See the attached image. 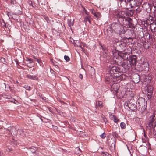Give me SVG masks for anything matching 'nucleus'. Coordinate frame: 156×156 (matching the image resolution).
<instances>
[{"label": "nucleus", "mask_w": 156, "mask_h": 156, "mask_svg": "<svg viewBox=\"0 0 156 156\" xmlns=\"http://www.w3.org/2000/svg\"><path fill=\"white\" fill-rule=\"evenodd\" d=\"M102 102L101 101H99L98 102V103H97L96 106H98L100 108H101L103 107Z\"/></svg>", "instance_id": "5701e85b"}, {"label": "nucleus", "mask_w": 156, "mask_h": 156, "mask_svg": "<svg viewBox=\"0 0 156 156\" xmlns=\"http://www.w3.org/2000/svg\"><path fill=\"white\" fill-rule=\"evenodd\" d=\"M128 1L126 2V3H128L130 4L131 7H136L137 6V4L135 0H128Z\"/></svg>", "instance_id": "1a4fd4ad"}, {"label": "nucleus", "mask_w": 156, "mask_h": 156, "mask_svg": "<svg viewBox=\"0 0 156 156\" xmlns=\"http://www.w3.org/2000/svg\"><path fill=\"white\" fill-rule=\"evenodd\" d=\"M81 44H82V46H83V47H86L87 46L86 44L85 43L81 42Z\"/></svg>", "instance_id": "2f4dec72"}, {"label": "nucleus", "mask_w": 156, "mask_h": 156, "mask_svg": "<svg viewBox=\"0 0 156 156\" xmlns=\"http://www.w3.org/2000/svg\"><path fill=\"white\" fill-rule=\"evenodd\" d=\"M147 94L148 96H151L153 92V88L152 86H148L147 88Z\"/></svg>", "instance_id": "6e6552de"}, {"label": "nucleus", "mask_w": 156, "mask_h": 156, "mask_svg": "<svg viewBox=\"0 0 156 156\" xmlns=\"http://www.w3.org/2000/svg\"><path fill=\"white\" fill-rule=\"evenodd\" d=\"M113 134L116 137H117L118 134H117V133L115 132H113Z\"/></svg>", "instance_id": "473e14b6"}, {"label": "nucleus", "mask_w": 156, "mask_h": 156, "mask_svg": "<svg viewBox=\"0 0 156 156\" xmlns=\"http://www.w3.org/2000/svg\"><path fill=\"white\" fill-rule=\"evenodd\" d=\"M100 136L102 138L104 139L106 137V135L105 133H104L100 135Z\"/></svg>", "instance_id": "c85d7f7f"}, {"label": "nucleus", "mask_w": 156, "mask_h": 156, "mask_svg": "<svg viewBox=\"0 0 156 156\" xmlns=\"http://www.w3.org/2000/svg\"><path fill=\"white\" fill-rule=\"evenodd\" d=\"M67 23L68 26L69 27H71L73 25L74 23L73 21L72 23L71 20H68L67 21Z\"/></svg>", "instance_id": "412c9836"}, {"label": "nucleus", "mask_w": 156, "mask_h": 156, "mask_svg": "<svg viewBox=\"0 0 156 156\" xmlns=\"http://www.w3.org/2000/svg\"><path fill=\"white\" fill-rule=\"evenodd\" d=\"M51 73H53L54 74L55 73L53 70H51Z\"/></svg>", "instance_id": "a19ab883"}, {"label": "nucleus", "mask_w": 156, "mask_h": 156, "mask_svg": "<svg viewBox=\"0 0 156 156\" xmlns=\"http://www.w3.org/2000/svg\"><path fill=\"white\" fill-rule=\"evenodd\" d=\"M18 133H19L20 135L22 136L25 137L26 136V134L24 131H23L22 130H19L18 132Z\"/></svg>", "instance_id": "6ab92c4d"}, {"label": "nucleus", "mask_w": 156, "mask_h": 156, "mask_svg": "<svg viewBox=\"0 0 156 156\" xmlns=\"http://www.w3.org/2000/svg\"><path fill=\"white\" fill-rule=\"evenodd\" d=\"M150 28L152 32H155L156 31V23H152L151 24Z\"/></svg>", "instance_id": "f8f14e48"}, {"label": "nucleus", "mask_w": 156, "mask_h": 156, "mask_svg": "<svg viewBox=\"0 0 156 156\" xmlns=\"http://www.w3.org/2000/svg\"><path fill=\"white\" fill-rule=\"evenodd\" d=\"M30 5L32 6L33 7H34V6H33L32 3L31 2L30 3Z\"/></svg>", "instance_id": "c03bdc74"}, {"label": "nucleus", "mask_w": 156, "mask_h": 156, "mask_svg": "<svg viewBox=\"0 0 156 156\" xmlns=\"http://www.w3.org/2000/svg\"><path fill=\"white\" fill-rule=\"evenodd\" d=\"M1 24H2V26H3L6 28V24H5V22L3 20H2V22H1Z\"/></svg>", "instance_id": "cd10ccee"}, {"label": "nucleus", "mask_w": 156, "mask_h": 156, "mask_svg": "<svg viewBox=\"0 0 156 156\" xmlns=\"http://www.w3.org/2000/svg\"><path fill=\"white\" fill-rule=\"evenodd\" d=\"M27 77L28 78L34 80H37L38 79L37 75H31L29 74H27Z\"/></svg>", "instance_id": "9d476101"}, {"label": "nucleus", "mask_w": 156, "mask_h": 156, "mask_svg": "<svg viewBox=\"0 0 156 156\" xmlns=\"http://www.w3.org/2000/svg\"><path fill=\"white\" fill-rule=\"evenodd\" d=\"M138 103L139 104V105L140 106L143 107V106H145L146 104L145 99L144 98H142L141 100H139Z\"/></svg>", "instance_id": "9b49d317"}, {"label": "nucleus", "mask_w": 156, "mask_h": 156, "mask_svg": "<svg viewBox=\"0 0 156 156\" xmlns=\"http://www.w3.org/2000/svg\"><path fill=\"white\" fill-rule=\"evenodd\" d=\"M91 19V16L90 15H87L86 16L85 18H84V21L86 22L88 21L89 23H90L91 21L90 20Z\"/></svg>", "instance_id": "4468645a"}, {"label": "nucleus", "mask_w": 156, "mask_h": 156, "mask_svg": "<svg viewBox=\"0 0 156 156\" xmlns=\"http://www.w3.org/2000/svg\"><path fill=\"white\" fill-rule=\"evenodd\" d=\"M91 12L92 14H93L94 16V15L95 14L94 13H95L96 12H95L93 10H92L91 11Z\"/></svg>", "instance_id": "4c0bfd02"}, {"label": "nucleus", "mask_w": 156, "mask_h": 156, "mask_svg": "<svg viewBox=\"0 0 156 156\" xmlns=\"http://www.w3.org/2000/svg\"><path fill=\"white\" fill-rule=\"evenodd\" d=\"M26 61H28L29 62L28 63H27V66L29 67L30 66H28V64H30V63H32L33 62V59L30 58H27Z\"/></svg>", "instance_id": "a211bd4d"}, {"label": "nucleus", "mask_w": 156, "mask_h": 156, "mask_svg": "<svg viewBox=\"0 0 156 156\" xmlns=\"http://www.w3.org/2000/svg\"><path fill=\"white\" fill-rule=\"evenodd\" d=\"M136 12L137 13H139V12L141 11V9L139 8H138L136 9Z\"/></svg>", "instance_id": "7c9ffc66"}, {"label": "nucleus", "mask_w": 156, "mask_h": 156, "mask_svg": "<svg viewBox=\"0 0 156 156\" xmlns=\"http://www.w3.org/2000/svg\"><path fill=\"white\" fill-rule=\"evenodd\" d=\"M64 59L67 62H69L70 60V58L67 55H65L64 56Z\"/></svg>", "instance_id": "393cba45"}, {"label": "nucleus", "mask_w": 156, "mask_h": 156, "mask_svg": "<svg viewBox=\"0 0 156 156\" xmlns=\"http://www.w3.org/2000/svg\"><path fill=\"white\" fill-rule=\"evenodd\" d=\"M143 65L144 66L143 70H144L146 72L148 71L149 69V66L148 63L147 62H144Z\"/></svg>", "instance_id": "ddd939ff"}, {"label": "nucleus", "mask_w": 156, "mask_h": 156, "mask_svg": "<svg viewBox=\"0 0 156 156\" xmlns=\"http://www.w3.org/2000/svg\"><path fill=\"white\" fill-rule=\"evenodd\" d=\"M116 62H117V61H116ZM117 62L118 61H117ZM117 63L119 65H121L125 69H129L131 67L129 61L128 60H124L123 62L122 63H119L118 62Z\"/></svg>", "instance_id": "20e7f679"}, {"label": "nucleus", "mask_w": 156, "mask_h": 156, "mask_svg": "<svg viewBox=\"0 0 156 156\" xmlns=\"http://www.w3.org/2000/svg\"><path fill=\"white\" fill-rule=\"evenodd\" d=\"M125 12H119L118 14V16L119 18H122L123 19L125 17L124 15Z\"/></svg>", "instance_id": "f3484780"}, {"label": "nucleus", "mask_w": 156, "mask_h": 156, "mask_svg": "<svg viewBox=\"0 0 156 156\" xmlns=\"http://www.w3.org/2000/svg\"><path fill=\"white\" fill-rule=\"evenodd\" d=\"M155 20H156V13H155Z\"/></svg>", "instance_id": "49530a36"}, {"label": "nucleus", "mask_w": 156, "mask_h": 156, "mask_svg": "<svg viewBox=\"0 0 156 156\" xmlns=\"http://www.w3.org/2000/svg\"><path fill=\"white\" fill-rule=\"evenodd\" d=\"M30 151L33 153H36L37 151V147L32 146L30 148Z\"/></svg>", "instance_id": "dca6fc26"}, {"label": "nucleus", "mask_w": 156, "mask_h": 156, "mask_svg": "<svg viewBox=\"0 0 156 156\" xmlns=\"http://www.w3.org/2000/svg\"><path fill=\"white\" fill-rule=\"evenodd\" d=\"M113 121L114 122L116 123H117L118 122H119V120L118 119L117 117L114 115H113Z\"/></svg>", "instance_id": "aec40b11"}, {"label": "nucleus", "mask_w": 156, "mask_h": 156, "mask_svg": "<svg viewBox=\"0 0 156 156\" xmlns=\"http://www.w3.org/2000/svg\"><path fill=\"white\" fill-rule=\"evenodd\" d=\"M94 14V16H95L97 19L100 18L101 16V15L100 12H96Z\"/></svg>", "instance_id": "4be33fe9"}, {"label": "nucleus", "mask_w": 156, "mask_h": 156, "mask_svg": "<svg viewBox=\"0 0 156 156\" xmlns=\"http://www.w3.org/2000/svg\"><path fill=\"white\" fill-rule=\"evenodd\" d=\"M118 71V69L116 67L112 66L109 70V71L110 73L112 74H115L116 73V72Z\"/></svg>", "instance_id": "423d86ee"}, {"label": "nucleus", "mask_w": 156, "mask_h": 156, "mask_svg": "<svg viewBox=\"0 0 156 156\" xmlns=\"http://www.w3.org/2000/svg\"><path fill=\"white\" fill-rule=\"evenodd\" d=\"M79 77L81 79H82L83 76L82 74H80L79 75Z\"/></svg>", "instance_id": "c9c22d12"}, {"label": "nucleus", "mask_w": 156, "mask_h": 156, "mask_svg": "<svg viewBox=\"0 0 156 156\" xmlns=\"http://www.w3.org/2000/svg\"><path fill=\"white\" fill-rule=\"evenodd\" d=\"M11 3L12 4H14L15 3H16V2L15 0H12L11 1Z\"/></svg>", "instance_id": "f704fd0d"}, {"label": "nucleus", "mask_w": 156, "mask_h": 156, "mask_svg": "<svg viewBox=\"0 0 156 156\" xmlns=\"http://www.w3.org/2000/svg\"><path fill=\"white\" fill-rule=\"evenodd\" d=\"M146 126L149 129H155L156 126V112L155 111L148 119Z\"/></svg>", "instance_id": "f257e3e1"}, {"label": "nucleus", "mask_w": 156, "mask_h": 156, "mask_svg": "<svg viewBox=\"0 0 156 156\" xmlns=\"http://www.w3.org/2000/svg\"><path fill=\"white\" fill-rule=\"evenodd\" d=\"M142 7L144 9L146 10H147L148 9H150L149 4L147 3L143 4L142 5Z\"/></svg>", "instance_id": "2eb2a0df"}, {"label": "nucleus", "mask_w": 156, "mask_h": 156, "mask_svg": "<svg viewBox=\"0 0 156 156\" xmlns=\"http://www.w3.org/2000/svg\"><path fill=\"white\" fill-rule=\"evenodd\" d=\"M80 48L82 51H84V48L82 46Z\"/></svg>", "instance_id": "37998d69"}, {"label": "nucleus", "mask_w": 156, "mask_h": 156, "mask_svg": "<svg viewBox=\"0 0 156 156\" xmlns=\"http://www.w3.org/2000/svg\"><path fill=\"white\" fill-rule=\"evenodd\" d=\"M2 59H4V58H2Z\"/></svg>", "instance_id": "09e8293b"}, {"label": "nucleus", "mask_w": 156, "mask_h": 156, "mask_svg": "<svg viewBox=\"0 0 156 156\" xmlns=\"http://www.w3.org/2000/svg\"><path fill=\"white\" fill-rule=\"evenodd\" d=\"M137 76H138V79L136 81V82H139V80H140L139 77V75H137Z\"/></svg>", "instance_id": "ea45409f"}, {"label": "nucleus", "mask_w": 156, "mask_h": 156, "mask_svg": "<svg viewBox=\"0 0 156 156\" xmlns=\"http://www.w3.org/2000/svg\"><path fill=\"white\" fill-rule=\"evenodd\" d=\"M119 86L117 84H114L112 85L111 87L112 91H115L117 93L118 89H119Z\"/></svg>", "instance_id": "0eeeda50"}, {"label": "nucleus", "mask_w": 156, "mask_h": 156, "mask_svg": "<svg viewBox=\"0 0 156 156\" xmlns=\"http://www.w3.org/2000/svg\"><path fill=\"white\" fill-rule=\"evenodd\" d=\"M119 0L121 2H122L123 1H124L126 3V2L128 1V0Z\"/></svg>", "instance_id": "e433bc0d"}, {"label": "nucleus", "mask_w": 156, "mask_h": 156, "mask_svg": "<svg viewBox=\"0 0 156 156\" xmlns=\"http://www.w3.org/2000/svg\"><path fill=\"white\" fill-rule=\"evenodd\" d=\"M128 60L129 61L131 66L135 65L136 64V59L134 56L131 57Z\"/></svg>", "instance_id": "39448f33"}, {"label": "nucleus", "mask_w": 156, "mask_h": 156, "mask_svg": "<svg viewBox=\"0 0 156 156\" xmlns=\"http://www.w3.org/2000/svg\"><path fill=\"white\" fill-rule=\"evenodd\" d=\"M135 103L136 102L133 100H131L126 102L124 106L126 108L127 107L132 111H134L136 109V105Z\"/></svg>", "instance_id": "f03ea898"}, {"label": "nucleus", "mask_w": 156, "mask_h": 156, "mask_svg": "<svg viewBox=\"0 0 156 156\" xmlns=\"http://www.w3.org/2000/svg\"><path fill=\"white\" fill-rule=\"evenodd\" d=\"M82 46V45L81 44H80V45L79 46H78V47H80V48Z\"/></svg>", "instance_id": "79ce46f5"}, {"label": "nucleus", "mask_w": 156, "mask_h": 156, "mask_svg": "<svg viewBox=\"0 0 156 156\" xmlns=\"http://www.w3.org/2000/svg\"><path fill=\"white\" fill-rule=\"evenodd\" d=\"M144 136H145V134H144Z\"/></svg>", "instance_id": "8fccbe9b"}, {"label": "nucleus", "mask_w": 156, "mask_h": 156, "mask_svg": "<svg viewBox=\"0 0 156 156\" xmlns=\"http://www.w3.org/2000/svg\"><path fill=\"white\" fill-rule=\"evenodd\" d=\"M24 88L26 89L30 90V87L29 86H25Z\"/></svg>", "instance_id": "c756f323"}, {"label": "nucleus", "mask_w": 156, "mask_h": 156, "mask_svg": "<svg viewBox=\"0 0 156 156\" xmlns=\"http://www.w3.org/2000/svg\"><path fill=\"white\" fill-rule=\"evenodd\" d=\"M102 154H104L105 155H107L108 154V153H105V152H102Z\"/></svg>", "instance_id": "58836bf2"}, {"label": "nucleus", "mask_w": 156, "mask_h": 156, "mask_svg": "<svg viewBox=\"0 0 156 156\" xmlns=\"http://www.w3.org/2000/svg\"><path fill=\"white\" fill-rule=\"evenodd\" d=\"M141 4V3H140V4H139V5H140Z\"/></svg>", "instance_id": "de8ad7c7"}, {"label": "nucleus", "mask_w": 156, "mask_h": 156, "mask_svg": "<svg viewBox=\"0 0 156 156\" xmlns=\"http://www.w3.org/2000/svg\"><path fill=\"white\" fill-rule=\"evenodd\" d=\"M39 96H40L41 98L43 100L45 99V97L43 96H42V95H39Z\"/></svg>", "instance_id": "72a5a7b5"}, {"label": "nucleus", "mask_w": 156, "mask_h": 156, "mask_svg": "<svg viewBox=\"0 0 156 156\" xmlns=\"http://www.w3.org/2000/svg\"><path fill=\"white\" fill-rule=\"evenodd\" d=\"M34 58L35 59V60L37 61L39 63H40L41 62V60L40 59L35 58L34 57Z\"/></svg>", "instance_id": "a878e982"}, {"label": "nucleus", "mask_w": 156, "mask_h": 156, "mask_svg": "<svg viewBox=\"0 0 156 156\" xmlns=\"http://www.w3.org/2000/svg\"><path fill=\"white\" fill-rule=\"evenodd\" d=\"M120 127L122 129H125L126 127V125L125 123L121 122L120 124Z\"/></svg>", "instance_id": "b1692460"}, {"label": "nucleus", "mask_w": 156, "mask_h": 156, "mask_svg": "<svg viewBox=\"0 0 156 156\" xmlns=\"http://www.w3.org/2000/svg\"><path fill=\"white\" fill-rule=\"evenodd\" d=\"M133 14V12H132V14H130V16H132Z\"/></svg>", "instance_id": "a18cd8bd"}, {"label": "nucleus", "mask_w": 156, "mask_h": 156, "mask_svg": "<svg viewBox=\"0 0 156 156\" xmlns=\"http://www.w3.org/2000/svg\"><path fill=\"white\" fill-rule=\"evenodd\" d=\"M124 25L126 26L127 27L130 28L132 26V19L129 17L124 18L122 20Z\"/></svg>", "instance_id": "7ed1b4c3"}, {"label": "nucleus", "mask_w": 156, "mask_h": 156, "mask_svg": "<svg viewBox=\"0 0 156 156\" xmlns=\"http://www.w3.org/2000/svg\"><path fill=\"white\" fill-rule=\"evenodd\" d=\"M83 12H84L87 15H89V12H87L85 9V8H83Z\"/></svg>", "instance_id": "bb28decb"}]
</instances>
